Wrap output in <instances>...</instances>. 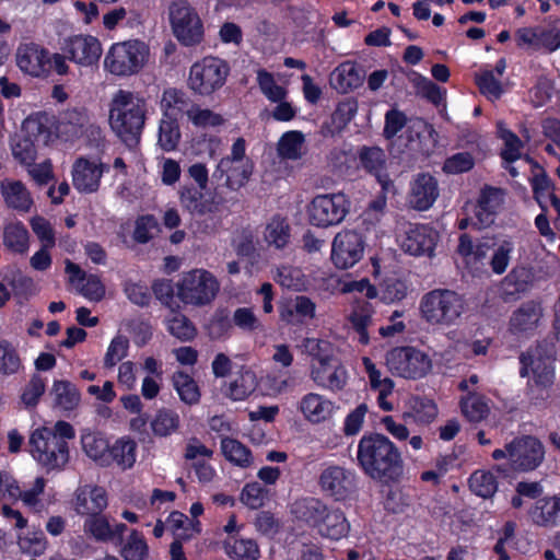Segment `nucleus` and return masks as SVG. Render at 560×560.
Listing matches in <instances>:
<instances>
[{
	"label": "nucleus",
	"instance_id": "20",
	"mask_svg": "<svg viewBox=\"0 0 560 560\" xmlns=\"http://www.w3.org/2000/svg\"><path fill=\"white\" fill-rule=\"evenodd\" d=\"M68 58L80 66H92L102 56V46L97 38L85 35L69 39L65 49Z\"/></svg>",
	"mask_w": 560,
	"mask_h": 560
},
{
	"label": "nucleus",
	"instance_id": "48",
	"mask_svg": "<svg viewBox=\"0 0 560 560\" xmlns=\"http://www.w3.org/2000/svg\"><path fill=\"white\" fill-rule=\"evenodd\" d=\"M301 348L303 352L315 360L313 364H323L336 359L335 346L328 340L318 338H305L302 341Z\"/></svg>",
	"mask_w": 560,
	"mask_h": 560
},
{
	"label": "nucleus",
	"instance_id": "56",
	"mask_svg": "<svg viewBox=\"0 0 560 560\" xmlns=\"http://www.w3.org/2000/svg\"><path fill=\"white\" fill-rule=\"evenodd\" d=\"M470 490L481 498H491L498 490V481L491 471L476 470L469 478Z\"/></svg>",
	"mask_w": 560,
	"mask_h": 560
},
{
	"label": "nucleus",
	"instance_id": "33",
	"mask_svg": "<svg viewBox=\"0 0 560 560\" xmlns=\"http://www.w3.org/2000/svg\"><path fill=\"white\" fill-rule=\"evenodd\" d=\"M182 207L194 215H205L214 210V201L206 200L202 190L194 186L185 185L178 190Z\"/></svg>",
	"mask_w": 560,
	"mask_h": 560
},
{
	"label": "nucleus",
	"instance_id": "61",
	"mask_svg": "<svg viewBox=\"0 0 560 560\" xmlns=\"http://www.w3.org/2000/svg\"><path fill=\"white\" fill-rule=\"evenodd\" d=\"M476 83L480 92L490 101L500 98L503 93L500 80L494 77L493 72L486 70L476 75Z\"/></svg>",
	"mask_w": 560,
	"mask_h": 560
},
{
	"label": "nucleus",
	"instance_id": "5",
	"mask_svg": "<svg viewBox=\"0 0 560 560\" xmlns=\"http://www.w3.org/2000/svg\"><path fill=\"white\" fill-rule=\"evenodd\" d=\"M56 132L65 141L84 140L90 145H100L104 140V131L84 107L66 109L56 125Z\"/></svg>",
	"mask_w": 560,
	"mask_h": 560
},
{
	"label": "nucleus",
	"instance_id": "4",
	"mask_svg": "<svg viewBox=\"0 0 560 560\" xmlns=\"http://www.w3.org/2000/svg\"><path fill=\"white\" fill-rule=\"evenodd\" d=\"M175 290L176 296L185 305L202 307L214 301L220 283L210 271L199 268L183 273Z\"/></svg>",
	"mask_w": 560,
	"mask_h": 560
},
{
	"label": "nucleus",
	"instance_id": "23",
	"mask_svg": "<svg viewBox=\"0 0 560 560\" xmlns=\"http://www.w3.org/2000/svg\"><path fill=\"white\" fill-rule=\"evenodd\" d=\"M252 172L253 164L249 160L221 159L212 176L218 179L225 177V186L235 190L247 183Z\"/></svg>",
	"mask_w": 560,
	"mask_h": 560
},
{
	"label": "nucleus",
	"instance_id": "14",
	"mask_svg": "<svg viewBox=\"0 0 560 560\" xmlns=\"http://www.w3.org/2000/svg\"><path fill=\"white\" fill-rule=\"evenodd\" d=\"M506 450L512 467L524 471L538 467L545 456L542 444L533 436L515 439L506 444Z\"/></svg>",
	"mask_w": 560,
	"mask_h": 560
},
{
	"label": "nucleus",
	"instance_id": "3",
	"mask_svg": "<svg viewBox=\"0 0 560 560\" xmlns=\"http://www.w3.org/2000/svg\"><path fill=\"white\" fill-rule=\"evenodd\" d=\"M421 318L431 326H450L465 310L463 298L452 290L435 289L425 293L419 305Z\"/></svg>",
	"mask_w": 560,
	"mask_h": 560
},
{
	"label": "nucleus",
	"instance_id": "31",
	"mask_svg": "<svg viewBox=\"0 0 560 560\" xmlns=\"http://www.w3.org/2000/svg\"><path fill=\"white\" fill-rule=\"evenodd\" d=\"M360 161L362 166L373 173L383 190H392L394 188L393 182L387 174L383 173L386 163L385 152L380 148H363L360 152Z\"/></svg>",
	"mask_w": 560,
	"mask_h": 560
},
{
	"label": "nucleus",
	"instance_id": "37",
	"mask_svg": "<svg viewBox=\"0 0 560 560\" xmlns=\"http://www.w3.org/2000/svg\"><path fill=\"white\" fill-rule=\"evenodd\" d=\"M277 153L282 160H300L305 154L304 133L299 130L284 132L277 143Z\"/></svg>",
	"mask_w": 560,
	"mask_h": 560
},
{
	"label": "nucleus",
	"instance_id": "43",
	"mask_svg": "<svg viewBox=\"0 0 560 560\" xmlns=\"http://www.w3.org/2000/svg\"><path fill=\"white\" fill-rule=\"evenodd\" d=\"M374 308L369 302H358L350 315V322L358 332L359 342L368 345L370 341L368 328L373 323Z\"/></svg>",
	"mask_w": 560,
	"mask_h": 560
},
{
	"label": "nucleus",
	"instance_id": "18",
	"mask_svg": "<svg viewBox=\"0 0 560 560\" xmlns=\"http://www.w3.org/2000/svg\"><path fill=\"white\" fill-rule=\"evenodd\" d=\"M439 233L431 226L413 224L405 232L400 246L404 252L413 256H431L436 243Z\"/></svg>",
	"mask_w": 560,
	"mask_h": 560
},
{
	"label": "nucleus",
	"instance_id": "25",
	"mask_svg": "<svg viewBox=\"0 0 560 560\" xmlns=\"http://www.w3.org/2000/svg\"><path fill=\"white\" fill-rule=\"evenodd\" d=\"M0 192L8 208L18 212H30L34 200L26 186L13 178H5L0 183Z\"/></svg>",
	"mask_w": 560,
	"mask_h": 560
},
{
	"label": "nucleus",
	"instance_id": "27",
	"mask_svg": "<svg viewBox=\"0 0 560 560\" xmlns=\"http://www.w3.org/2000/svg\"><path fill=\"white\" fill-rule=\"evenodd\" d=\"M363 80L364 73L351 61L340 63L330 73V85L339 93H348L358 89Z\"/></svg>",
	"mask_w": 560,
	"mask_h": 560
},
{
	"label": "nucleus",
	"instance_id": "58",
	"mask_svg": "<svg viewBox=\"0 0 560 560\" xmlns=\"http://www.w3.org/2000/svg\"><path fill=\"white\" fill-rule=\"evenodd\" d=\"M269 491L259 482L254 481L245 485L241 493V501L247 508L257 510L265 505Z\"/></svg>",
	"mask_w": 560,
	"mask_h": 560
},
{
	"label": "nucleus",
	"instance_id": "53",
	"mask_svg": "<svg viewBox=\"0 0 560 560\" xmlns=\"http://www.w3.org/2000/svg\"><path fill=\"white\" fill-rule=\"evenodd\" d=\"M54 126V117L46 113L34 114L24 122V127L28 135L42 140L43 142H47L49 140Z\"/></svg>",
	"mask_w": 560,
	"mask_h": 560
},
{
	"label": "nucleus",
	"instance_id": "15",
	"mask_svg": "<svg viewBox=\"0 0 560 560\" xmlns=\"http://www.w3.org/2000/svg\"><path fill=\"white\" fill-rule=\"evenodd\" d=\"M106 168V165L97 159L78 158L71 170L74 188L83 194L97 191Z\"/></svg>",
	"mask_w": 560,
	"mask_h": 560
},
{
	"label": "nucleus",
	"instance_id": "52",
	"mask_svg": "<svg viewBox=\"0 0 560 560\" xmlns=\"http://www.w3.org/2000/svg\"><path fill=\"white\" fill-rule=\"evenodd\" d=\"M165 323L168 332L182 341H189L197 335L195 325L182 313L172 311Z\"/></svg>",
	"mask_w": 560,
	"mask_h": 560
},
{
	"label": "nucleus",
	"instance_id": "10",
	"mask_svg": "<svg viewBox=\"0 0 560 560\" xmlns=\"http://www.w3.org/2000/svg\"><path fill=\"white\" fill-rule=\"evenodd\" d=\"M230 68L215 57H206L195 62L189 72V88L200 95H210L225 83Z\"/></svg>",
	"mask_w": 560,
	"mask_h": 560
},
{
	"label": "nucleus",
	"instance_id": "19",
	"mask_svg": "<svg viewBox=\"0 0 560 560\" xmlns=\"http://www.w3.org/2000/svg\"><path fill=\"white\" fill-rule=\"evenodd\" d=\"M311 380L319 387L331 392L345 388L348 382L346 366L336 358L323 364H312L310 368Z\"/></svg>",
	"mask_w": 560,
	"mask_h": 560
},
{
	"label": "nucleus",
	"instance_id": "35",
	"mask_svg": "<svg viewBox=\"0 0 560 560\" xmlns=\"http://www.w3.org/2000/svg\"><path fill=\"white\" fill-rule=\"evenodd\" d=\"M438 415V406L432 399L412 397L409 401L408 411L404 413V418L419 425H429L436 419Z\"/></svg>",
	"mask_w": 560,
	"mask_h": 560
},
{
	"label": "nucleus",
	"instance_id": "44",
	"mask_svg": "<svg viewBox=\"0 0 560 560\" xmlns=\"http://www.w3.org/2000/svg\"><path fill=\"white\" fill-rule=\"evenodd\" d=\"M264 240L269 246L283 248L290 241V225L288 221L280 217H272L266 224Z\"/></svg>",
	"mask_w": 560,
	"mask_h": 560
},
{
	"label": "nucleus",
	"instance_id": "28",
	"mask_svg": "<svg viewBox=\"0 0 560 560\" xmlns=\"http://www.w3.org/2000/svg\"><path fill=\"white\" fill-rule=\"evenodd\" d=\"M315 303L304 295H299L280 306L281 320L290 325L303 324L315 316Z\"/></svg>",
	"mask_w": 560,
	"mask_h": 560
},
{
	"label": "nucleus",
	"instance_id": "63",
	"mask_svg": "<svg viewBox=\"0 0 560 560\" xmlns=\"http://www.w3.org/2000/svg\"><path fill=\"white\" fill-rule=\"evenodd\" d=\"M276 282L281 287L292 290H301L304 287V275L299 268L282 266L277 269Z\"/></svg>",
	"mask_w": 560,
	"mask_h": 560
},
{
	"label": "nucleus",
	"instance_id": "1",
	"mask_svg": "<svg viewBox=\"0 0 560 560\" xmlns=\"http://www.w3.org/2000/svg\"><path fill=\"white\" fill-rule=\"evenodd\" d=\"M357 458L365 475L376 481L397 480L404 468L401 454L397 446L383 434H370L361 438Z\"/></svg>",
	"mask_w": 560,
	"mask_h": 560
},
{
	"label": "nucleus",
	"instance_id": "49",
	"mask_svg": "<svg viewBox=\"0 0 560 560\" xmlns=\"http://www.w3.org/2000/svg\"><path fill=\"white\" fill-rule=\"evenodd\" d=\"M120 556L124 560H147L149 558V546L144 536L132 529L122 541Z\"/></svg>",
	"mask_w": 560,
	"mask_h": 560
},
{
	"label": "nucleus",
	"instance_id": "45",
	"mask_svg": "<svg viewBox=\"0 0 560 560\" xmlns=\"http://www.w3.org/2000/svg\"><path fill=\"white\" fill-rule=\"evenodd\" d=\"M50 395L57 407L63 410H72L80 402V393L78 388L69 381H55Z\"/></svg>",
	"mask_w": 560,
	"mask_h": 560
},
{
	"label": "nucleus",
	"instance_id": "39",
	"mask_svg": "<svg viewBox=\"0 0 560 560\" xmlns=\"http://www.w3.org/2000/svg\"><path fill=\"white\" fill-rule=\"evenodd\" d=\"M109 465L115 463L122 470L131 468L137 458V442L129 436L118 439L109 447Z\"/></svg>",
	"mask_w": 560,
	"mask_h": 560
},
{
	"label": "nucleus",
	"instance_id": "6",
	"mask_svg": "<svg viewBox=\"0 0 560 560\" xmlns=\"http://www.w3.org/2000/svg\"><path fill=\"white\" fill-rule=\"evenodd\" d=\"M149 59V47L141 40H126L114 44L104 59V68L116 77L138 73Z\"/></svg>",
	"mask_w": 560,
	"mask_h": 560
},
{
	"label": "nucleus",
	"instance_id": "34",
	"mask_svg": "<svg viewBox=\"0 0 560 560\" xmlns=\"http://www.w3.org/2000/svg\"><path fill=\"white\" fill-rule=\"evenodd\" d=\"M225 555L233 560H258L260 548L253 538L229 537L223 541Z\"/></svg>",
	"mask_w": 560,
	"mask_h": 560
},
{
	"label": "nucleus",
	"instance_id": "2",
	"mask_svg": "<svg viewBox=\"0 0 560 560\" xmlns=\"http://www.w3.org/2000/svg\"><path fill=\"white\" fill-rule=\"evenodd\" d=\"M148 113L143 97L128 90L116 91L108 105V124L113 132L128 147L136 145L142 133Z\"/></svg>",
	"mask_w": 560,
	"mask_h": 560
},
{
	"label": "nucleus",
	"instance_id": "57",
	"mask_svg": "<svg viewBox=\"0 0 560 560\" xmlns=\"http://www.w3.org/2000/svg\"><path fill=\"white\" fill-rule=\"evenodd\" d=\"M83 528L86 534L97 541L106 542L112 540V525L102 513L88 516Z\"/></svg>",
	"mask_w": 560,
	"mask_h": 560
},
{
	"label": "nucleus",
	"instance_id": "32",
	"mask_svg": "<svg viewBox=\"0 0 560 560\" xmlns=\"http://www.w3.org/2000/svg\"><path fill=\"white\" fill-rule=\"evenodd\" d=\"M322 516L316 528L323 537L338 540L348 534L350 526L341 511L326 506Z\"/></svg>",
	"mask_w": 560,
	"mask_h": 560
},
{
	"label": "nucleus",
	"instance_id": "46",
	"mask_svg": "<svg viewBox=\"0 0 560 560\" xmlns=\"http://www.w3.org/2000/svg\"><path fill=\"white\" fill-rule=\"evenodd\" d=\"M3 244L13 253L25 254L30 247V234L21 223H10L3 230Z\"/></svg>",
	"mask_w": 560,
	"mask_h": 560
},
{
	"label": "nucleus",
	"instance_id": "9",
	"mask_svg": "<svg viewBox=\"0 0 560 560\" xmlns=\"http://www.w3.org/2000/svg\"><path fill=\"white\" fill-rule=\"evenodd\" d=\"M385 364L389 372L408 380L421 378L432 368L431 359L415 347H397L386 353Z\"/></svg>",
	"mask_w": 560,
	"mask_h": 560
},
{
	"label": "nucleus",
	"instance_id": "55",
	"mask_svg": "<svg viewBox=\"0 0 560 560\" xmlns=\"http://www.w3.org/2000/svg\"><path fill=\"white\" fill-rule=\"evenodd\" d=\"M180 424L179 416L171 409H161L151 421V429L158 436H168L175 433Z\"/></svg>",
	"mask_w": 560,
	"mask_h": 560
},
{
	"label": "nucleus",
	"instance_id": "54",
	"mask_svg": "<svg viewBox=\"0 0 560 560\" xmlns=\"http://www.w3.org/2000/svg\"><path fill=\"white\" fill-rule=\"evenodd\" d=\"M23 369L22 359L16 348L7 340L0 341V375L18 374Z\"/></svg>",
	"mask_w": 560,
	"mask_h": 560
},
{
	"label": "nucleus",
	"instance_id": "50",
	"mask_svg": "<svg viewBox=\"0 0 560 560\" xmlns=\"http://www.w3.org/2000/svg\"><path fill=\"white\" fill-rule=\"evenodd\" d=\"M256 81L261 94L269 102H280L287 100L288 90L278 84L273 74L265 69L257 70Z\"/></svg>",
	"mask_w": 560,
	"mask_h": 560
},
{
	"label": "nucleus",
	"instance_id": "7",
	"mask_svg": "<svg viewBox=\"0 0 560 560\" xmlns=\"http://www.w3.org/2000/svg\"><path fill=\"white\" fill-rule=\"evenodd\" d=\"M28 451L47 471L62 469L69 460L68 443L56 438L47 427L38 428L31 433Z\"/></svg>",
	"mask_w": 560,
	"mask_h": 560
},
{
	"label": "nucleus",
	"instance_id": "51",
	"mask_svg": "<svg viewBox=\"0 0 560 560\" xmlns=\"http://www.w3.org/2000/svg\"><path fill=\"white\" fill-rule=\"evenodd\" d=\"M221 451L224 457L240 467H248L252 464L250 451L241 442L230 438L221 440Z\"/></svg>",
	"mask_w": 560,
	"mask_h": 560
},
{
	"label": "nucleus",
	"instance_id": "60",
	"mask_svg": "<svg viewBox=\"0 0 560 560\" xmlns=\"http://www.w3.org/2000/svg\"><path fill=\"white\" fill-rule=\"evenodd\" d=\"M364 371L368 374L371 388L382 390L383 393H393L394 382L389 377H382V372L376 368L374 362L368 358H362Z\"/></svg>",
	"mask_w": 560,
	"mask_h": 560
},
{
	"label": "nucleus",
	"instance_id": "64",
	"mask_svg": "<svg viewBox=\"0 0 560 560\" xmlns=\"http://www.w3.org/2000/svg\"><path fill=\"white\" fill-rule=\"evenodd\" d=\"M253 525L257 533L266 537H275L281 529V522L269 511H261L255 515Z\"/></svg>",
	"mask_w": 560,
	"mask_h": 560
},
{
	"label": "nucleus",
	"instance_id": "29",
	"mask_svg": "<svg viewBox=\"0 0 560 560\" xmlns=\"http://www.w3.org/2000/svg\"><path fill=\"white\" fill-rule=\"evenodd\" d=\"M300 411L312 423H320L327 420L334 412V402L326 397L308 393L301 398Z\"/></svg>",
	"mask_w": 560,
	"mask_h": 560
},
{
	"label": "nucleus",
	"instance_id": "30",
	"mask_svg": "<svg viewBox=\"0 0 560 560\" xmlns=\"http://www.w3.org/2000/svg\"><path fill=\"white\" fill-rule=\"evenodd\" d=\"M533 522L542 527H555L560 523V497L538 499L529 512Z\"/></svg>",
	"mask_w": 560,
	"mask_h": 560
},
{
	"label": "nucleus",
	"instance_id": "26",
	"mask_svg": "<svg viewBox=\"0 0 560 560\" xmlns=\"http://www.w3.org/2000/svg\"><path fill=\"white\" fill-rule=\"evenodd\" d=\"M544 316V308L537 301H527L516 308L510 318V328L513 332L534 331Z\"/></svg>",
	"mask_w": 560,
	"mask_h": 560
},
{
	"label": "nucleus",
	"instance_id": "17",
	"mask_svg": "<svg viewBox=\"0 0 560 560\" xmlns=\"http://www.w3.org/2000/svg\"><path fill=\"white\" fill-rule=\"evenodd\" d=\"M318 483L327 495L336 500H343L354 489V475L341 466L329 465L322 470Z\"/></svg>",
	"mask_w": 560,
	"mask_h": 560
},
{
	"label": "nucleus",
	"instance_id": "24",
	"mask_svg": "<svg viewBox=\"0 0 560 560\" xmlns=\"http://www.w3.org/2000/svg\"><path fill=\"white\" fill-rule=\"evenodd\" d=\"M439 196L436 179L429 174H419L411 183L409 203L423 211L432 207Z\"/></svg>",
	"mask_w": 560,
	"mask_h": 560
},
{
	"label": "nucleus",
	"instance_id": "42",
	"mask_svg": "<svg viewBox=\"0 0 560 560\" xmlns=\"http://www.w3.org/2000/svg\"><path fill=\"white\" fill-rule=\"evenodd\" d=\"M82 447L91 459L101 466H109V445L104 436L98 433H85L82 435Z\"/></svg>",
	"mask_w": 560,
	"mask_h": 560
},
{
	"label": "nucleus",
	"instance_id": "16",
	"mask_svg": "<svg viewBox=\"0 0 560 560\" xmlns=\"http://www.w3.org/2000/svg\"><path fill=\"white\" fill-rule=\"evenodd\" d=\"M520 360L522 376H532L537 386L548 387L552 384L555 377L552 359L544 355L538 347L522 353Z\"/></svg>",
	"mask_w": 560,
	"mask_h": 560
},
{
	"label": "nucleus",
	"instance_id": "62",
	"mask_svg": "<svg viewBox=\"0 0 560 560\" xmlns=\"http://www.w3.org/2000/svg\"><path fill=\"white\" fill-rule=\"evenodd\" d=\"M129 340L127 337L118 335L110 341L104 357V366L107 369L114 368L128 354Z\"/></svg>",
	"mask_w": 560,
	"mask_h": 560
},
{
	"label": "nucleus",
	"instance_id": "36",
	"mask_svg": "<svg viewBox=\"0 0 560 560\" xmlns=\"http://www.w3.org/2000/svg\"><path fill=\"white\" fill-rule=\"evenodd\" d=\"M166 527L173 533L175 539L187 541L196 537L201 532L200 522L190 520L182 512L174 511L166 518Z\"/></svg>",
	"mask_w": 560,
	"mask_h": 560
},
{
	"label": "nucleus",
	"instance_id": "41",
	"mask_svg": "<svg viewBox=\"0 0 560 560\" xmlns=\"http://www.w3.org/2000/svg\"><path fill=\"white\" fill-rule=\"evenodd\" d=\"M490 400L485 396L468 392V394L460 399V409L467 420L471 422H480L486 419L490 412Z\"/></svg>",
	"mask_w": 560,
	"mask_h": 560
},
{
	"label": "nucleus",
	"instance_id": "12",
	"mask_svg": "<svg viewBox=\"0 0 560 560\" xmlns=\"http://www.w3.org/2000/svg\"><path fill=\"white\" fill-rule=\"evenodd\" d=\"M48 57L49 50L31 39L21 40L14 54L19 70L31 78L48 77Z\"/></svg>",
	"mask_w": 560,
	"mask_h": 560
},
{
	"label": "nucleus",
	"instance_id": "13",
	"mask_svg": "<svg viewBox=\"0 0 560 560\" xmlns=\"http://www.w3.org/2000/svg\"><path fill=\"white\" fill-rule=\"evenodd\" d=\"M364 248L365 243L360 233L342 230L332 240L331 260L339 269L351 268L361 260Z\"/></svg>",
	"mask_w": 560,
	"mask_h": 560
},
{
	"label": "nucleus",
	"instance_id": "11",
	"mask_svg": "<svg viewBox=\"0 0 560 560\" xmlns=\"http://www.w3.org/2000/svg\"><path fill=\"white\" fill-rule=\"evenodd\" d=\"M350 202L343 194H323L307 206L308 222L317 228L338 225L349 212Z\"/></svg>",
	"mask_w": 560,
	"mask_h": 560
},
{
	"label": "nucleus",
	"instance_id": "38",
	"mask_svg": "<svg viewBox=\"0 0 560 560\" xmlns=\"http://www.w3.org/2000/svg\"><path fill=\"white\" fill-rule=\"evenodd\" d=\"M256 387V374L249 369L242 368L237 376L225 385L224 395L235 401L244 400Z\"/></svg>",
	"mask_w": 560,
	"mask_h": 560
},
{
	"label": "nucleus",
	"instance_id": "21",
	"mask_svg": "<svg viewBox=\"0 0 560 560\" xmlns=\"http://www.w3.org/2000/svg\"><path fill=\"white\" fill-rule=\"evenodd\" d=\"M504 202V191L501 188L487 186L481 189L475 206V225L487 228L494 222L495 214Z\"/></svg>",
	"mask_w": 560,
	"mask_h": 560
},
{
	"label": "nucleus",
	"instance_id": "47",
	"mask_svg": "<svg viewBox=\"0 0 560 560\" xmlns=\"http://www.w3.org/2000/svg\"><path fill=\"white\" fill-rule=\"evenodd\" d=\"M172 384L183 402L191 406L200 401L199 386L187 373L183 371L175 372L172 375Z\"/></svg>",
	"mask_w": 560,
	"mask_h": 560
},
{
	"label": "nucleus",
	"instance_id": "22",
	"mask_svg": "<svg viewBox=\"0 0 560 560\" xmlns=\"http://www.w3.org/2000/svg\"><path fill=\"white\" fill-rule=\"evenodd\" d=\"M108 505L107 492L103 487L85 485L78 488L73 501L74 510L80 515L90 516L102 513Z\"/></svg>",
	"mask_w": 560,
	"mask_h": 560
},
{
	"label": "nucleus",
	"instance_id": "59",
	"mask_svg": "<svg viewBox=\"0 0 560 560\" xmlns=\"http://www.w3.org/2000/svg\"><path fill=\"white\" fill-rule=\"evenodd\" d=\"M186 115L188 119L196 127H215L223 122V118L221 115L208 109L201 108L200 106L192 105L190 108H187Z\"/></svg>",
	"mask_w": 560,
	"mask_h": 560
},
{
	"label": "nucleus",
	"instance_id": "40",
	"mask_svg": "<svg viewBox=\"0 0 560 560\" xmlns=\"http://www.w3.org/2000/svg\"><path fill=\"white\" fill-rule=\"evenodd\" d=\"M326 505L315 498H304L295 500L291 504V513L295 518L303 521L314 527L319 522L322 514L325 512Z\"/></svg>",
	"mask_w": 560,
	"mask_h": 560
},
{
	"label": "nucleus",
	"instance_id": "8",
	"mask_svg": "<svg viewBox=\"0 0 560 560\" xmlns=\"http://www.w3.org/2000/svg\"><path fill=\"white\" fill-rule=\"evenodd\" d=\"M168 19L174 36L185 46H194L203 38V24L196 9L187 0H173Z\"/></svg>",
	"mask_w": 560,
	"mask_h": 560
}]
</instances>
